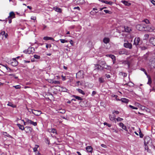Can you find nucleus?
Returning <instances> with one entry per match:
<instances>
[{"label":"nucleus","instance_id":"f257e3e1","mask_svg":"<svg viewBox=\"0 0 155 155\" xmlns=\"http://www.w3.org/2000/svg\"><path fill=\"white\" fill-rule=\"evenodd\" d=\"M137 42H136V47L138 49H140V50H145L146 49V48L144 46H143L142 45H142V41L140 38L139 37L137 38Z\"/></svg>","mask_w":155,"mask_h":155},{"label":"nucleus","instance_id":"f03ea898","mask_svg":"<svg viewBox=\"0 0 155 155\" xmlns=\"http://www.w3.org/2000/svg\"><path fill=\"white\" fill-rule=\"evenodd\" d=\"M149 64L151 68H155V57H153L150 60Z\"/></svg>","mask_w":155,"mask_h":155},{"label":"nucleus","instance_id":"7ed1b4c3","mask_svg":"<svg viewBox=\"0 0 155 155\" xmlns=\"http://www.w3.org/2000/svg\"><path fill=\"white\" fill-rule=\"evenodd\" d=\"M145 25L143 23L136 25V29L140 31H144L145 30Z\"/></svg>","mask_w":155,"mask_h":155},{"label":"nucleus","instance_id":"20e7f679","mask_svg":"<svg viewBox=\"0 0 155 155\" xmlns=\"http://www.w3.org/2000/svg\"><path fill=\"white\" fill-rule=\"evenodd\" d=\"M152 140L151 139L149 136L146 137L144 139V144L145 146L147 144H151Z\"/></svg>","mask_w":155,"mask_h":155},{"label":"nucleus","instance_id":"39448f33","mask_svg":"<svg viewBox=\"0 0 155 155\" xmlns=\"http://www.w3.org/2000/svg\"><path fill=\"white\" fill-rule=\"evenodd\" d=\"M35 51V48L33 47H29L28 49L24 51L23 52L26 54H30L34 52Z\"/></svg>","mask_w":155,"mask_h":155},{"label":"nucleus","instance_id":"423d86ee","mask_svg":"<svg viewBox=\"0 0 155 155\" xmlns=\"http://www.w3.org/2000/svg\"><path fill=\"white\" fill-rule=\"evenodd\" d=\"M84 72L82 70H80L76 74V78H82L84 77Z\"/></svg>","mask_w":155,"mask_h":155},{"label":"nucleus","instance_id":"0eeeda50","mask_svg":"<svg viewBox=\"0 0 155 155\" xmlns=\"http://www.w3.org/2000/svg\"><path fill=\"white\" fill-rule=\"evenodd\" d=\"M118 52L120 54H127L128 53L127 51L125 48H122L119 50Z\"/></svg>","mask_w":155,"mask_h":155},{"label":"nucleus","instance_id":"6e6552de","mask_svg":"<svg viewBox=\"0 0 155 155\" xmlns=\"http://www.w3.org/2000/svg\"><path fill=\"white\" fill-rule=\"evenodd\" d=\"M25 120L27 121V123H28L33 125L34 126H36L37 125V123L36 122H34L31 120L29 119L28 118H25Z\"/></svg>","mask_w":155,"mask_h":155},{"label":"nucleus","instance_id":"1a4fd4ad","mask_svg":"<svg viewBox=\"0 0 155 155\" xmlns=\"http://www.w3.org/2000/svg\"><path fill=\"white\" fill-rule=\"evenodd\" d=\"M99 70L100 71L103 70V66H101V65L98 63V64H95V69L94 70Z\"/></svg>","mask_w":155,"mask_h":155},{"label":"nucleus","instance_id":"9d476101","mask_svg":"<svg viewBox=\"0 0 155 155\" xmlns=\"http://www.w3.org/2000/svg\"><path fill=\"white\" fill-rule=\"evenodd\" d=\"M124 47L126 48H128L130 49H131L132 48V44L128 42V41L126 43H124Z\"/></svg>","mask_w":155,"mask_h":155},{"label":"nucleus","instance_id":"9b49d317","mask_svg":"<svg viewBox=\"0 0 155 155\" xmlns=\"http://www.w3.org/2000/svg\"><path fill=\"white\" fill-rule=\"evenodd\" d=\"M11 65L13 66H17L18 64V62L16 60V59L14 58L13 61L11 63Z\"/></svg>","mask_w":155,"mask_h":155},{"label":"nucleus","instance_id":"f8f14e48","mask_svg":"<svg viewBox=\"0 0 155 155\" xmlns=\"http://www.w3.org/2000/svg\"><path fill=\"white\" fill-rule=\"evenodd\" d=\"M25 131L26 133H31L32 132L33 129L32 128H31L29 126H26L25 127Z\"/></svg>","mask_w":155,"mask_h":155},{"label":"nucleus","instance_id":"ddd939ff","mask_svg":"<svg viewBox=\"0 0 155 155\" xmlns=\"http://www.w3.org/2000/svg\"><path fill=\"white\" fill-rule=\"evenodd\" d=\"M15 14L13 12H11L9 13V15L8 17L7 18H15Z\"/></svg>","mask_w":155,"mask_h":155},{"label":"nucleus","instance_id":"4468645a","mask_svg":"<svg viewBox=\"0 0 155 155\" xmlns=\"http://www.w3.org/2000/svg\"><path fill=\"white\" fill-rule=\"evenodd\" d=\"M153 31V28L150 27L149 26H147L145 25V30L144 31H148L149 32H151Z\"/></svg>","mask_w":155,"mask_h":155},{"label":"nucleus","instance_id":"2eb2a0df","mask_svg":"<svg viewBox=\"0 0 155 155\" xmlns=\"http://www.w3.org/2000/svg\"><path fill=\"white\" fill-rule=\"evenodd\" d=\"M138 107L142 110L145 109V107L144 106H142L139 103L136 102V110L138 109Z\"/></svg>","mask_w":155,"mask_h":155},{"label":"nucleus","instance_id":"dca6fc26","mask_svg":"<svg viewBox=\"0 0 155 155\" xmlns=\"http://www.w3.org/2000/svg\"><path fill=\"white\" fill-rule=\"evenodd\" d=\"M150 42L154 46H155V38L151 37L150 38L149 40Z\"/></svg>","mask_w":155,"mask_h":155},{"label":"nucleus","instance_id":"f3484780","mask_svg":"<svg viewBox=\"0 0 155 155\" xmlns=\"http://www.w3.org/2000/svg\"><path fill=\"white\" fill-rule=\"evenodd\" d=\"M41 113V111L40 110H35V111H34L33 112H32V114L37 116L40 115Z\"/></svg>","mask_w":155,"mask_h":155},{"label":"nucleus","instance_id":"a211bd4d","mask_svg":"<svg viewBox=\"0 0 155 155\" xmlns=\"http://www.w3.org/2000/svg\"><path fill=\"white\" fill-rule=\"evenodd\" d=\"M139 132H139L140 137L141 138H143V137L144 136V135L142 133V132L141 131L140 129L139 128ZM136 135H138V136L139 135L137 133V132H136Z\"/></svg>","mask_w":155,"mask_h":155},{"label":"nucleus","instance_id":"6ab92c4d","mask_svg":"<svg viewBox=\"0 0 155 155\" xmlns=\"http://www.w3.org/2000/svg\"><path fill=\"white\" fill-rule=\"evenodd\" d=\"M72 97H74L76 100H77L78 101H82L83 100V99L81 97L76 95H72Z\"/></svg>","mask_w":155,"mask_h":155},{"label":"nucleus","instance_id":"aec40b11","mask_svg":"<svg viewBox=\"0 0 155 155\" xmlns=\"http://www.w3.org/2000/svg\"><path fill=\"white\" fill-rule=\"evenodd\" d=\"M111 68V67L110 66L108 65L107 64H105L103 66V70H104V69H106L107 70H110Z\"/></svg>","mask_w":155,"mask_h":155},{"label":"nucleus","instance_id":"412c9836","mask_svg":"<svg viewBox=\"0 0 155 155\" xmlns=\"http://www.w3.org/2000/svg\"><path fill=\"white\" fill-rule=\"evenodd\" d=\"M92 149V147L91 146H88L86 147L87 150V152H91Z\"/></svg>","mask_w":155,"mask_h":155},{"label":"nucleus","instance_id":"4be33fe9","mask_svg":"<svg viewBox=\"0 0 155 155\" xmlns=\"http://www.w3.org/2000/svg\"><path fill=\"white\" fill-rule=\"evenodd\" d=\"M120 100L122 102L126 103H127L129 102V100L125 98H121Z\"/></svg>","mask_w":155,"mask_h":155},{"label":"nucleus","instance_id":"5701e85b","mask_svg":"<svg viewBox=\"0 0 155 155\" xmlns=\"http://www.w3.org/2000/svg\"><path fill=\"white\" fill-rule=\"evenodd\" d=\"M131 31V29L130 28V27L127 26L126 27H124V30L123 31H125L127 32H129Z\"/></svg>","mask_w":155,"mask_h":155},{"label":"nucleus","instance_id":"b1692460","mask_svg":"<svg viewBox=\"0 0 155 155\" xmlns=\"http://www.w3.org/2000/svg\"><path fill=\"white\" fill-rule=\"evenodd\" d=\"M103 41L105 44L109 43L110 41V39L108 38H104Z\"/></svg>","mask_w":155,"mask_h":155},{"label":"nucleus","instance_id":"393cba45","mask_svg":"<svg viewBox=\"0 0 155 155\" xmlns=\"http://www.w3.org/2000/svg\"><path fill=\"white\" fill-rule=\"evenodd\" d=\"M17 125L19 127V128L21 130H25V127H24L23 125H21L19 124H17Z\"/></svg>","mask_w":155,"mask_h":155},{"label":"nucleus","instance_id":"a878e982","mask_svg":"<svg viewBox=\"0 0 155 155\" xmlns=\"http://www.w3.org/2000/svg\"><path fill=\"white\" fill-rule=\"evenodd\" d=\"M121 2L126 6H129L131 5L130 3H128L127 1L125 0H122Z\"/></svg>","mask_w":155,"mask_h":155},{"label":"nucleus","instance_id":"bb28decb","mask_svg":"<svg viewBox=\"0 0 155 155\" xmlns=\"http://www.w3.org/2000/svg\"><path fill=\"white\" fill-rule=\"evenodd\" d=\"M7 105L10 106L13 108H16V106L13 104L12 102H8V103L7 104Z\"/></svg>","mask_w":155,"mask_h":155},{"label":"nucleus","instance_id":"cd10ccee","mask_svg":"<svg viewBox=\"0 0 155 155\" xmlns=\"http://www.w3.org/2000/svg\"><path fill=\"white\" fill-rule=\"evenodd\" d=\"M43 39L45 40H54L53 38H52L49 37H44L43 38Z\"/></svg>","mask_w":155,"mask_h":155},{"label":"nucleus","instance_id":"c85d7f7f","mask_svg":"<svg viewBox=\"0 0 155 155\" xmlns=\"http://www.w3.org/2000/svg\"><path fill=\"white\" fill-rule=\"evenodd\" d=\"M77 91H78V92L82 94L83 95H85V93L82 90L79 88H78L76 89Z\"/></svg>","mask_w":155,"mask_h":155},{"label":"nucleus","instance_id":"c756f323","mask_svg":"<svg viewBox=\"0 0 155 155\" xmlns=\"http://www.w3.org/2000/svg\"><path fill=\"white\" fill-rule=\"evenodd\" d=\"M109 57L112 59L113 64H114L115 61V57L113 55H110Z\"/></svg>","mask_w":155,"mask_h":155},{"label":"nucleus","instance_id":"7c9ffc66","mask_svg":"<svg viewBox=\"0 0 155 155\" xmlns=\"http://www.w3.org/2000/svg\"><path fill=\"white\" fill-rule=\"evenodd\" d=\"M98 63L101 66H103L105 64H106V62L104 61H99L98 62Z\"/></svg>","mask_w":155,"mask_h":155},{"label":"nucleus","instance_id":"2f4dec72","mask_svg":"<svg viewBox=\"0 0 155 155\" xmlns=\"http://www.w3.org/2000/svg\"><path fill=\"white\" fill-rule=\"evenodd\" d=\"M48 131L50 132H52L53 133H56V130L54 128H51L48 129Z\"/></svg>","mask_w":155,"mask_h":155},{"label":"nucleus","instance_id":"473e14b6","mask_svg":"<svg viewBox=\"0 0 155 155\" xmlns=\"http://www.w3.org/2000/svg\"><path fill=\"white\" fill-rule=\"evenodd\" d=\"M103 3H106L110 5H112L113 4V2L111 1L108 2L107 1H103Z\"/></svg>","mask_w":155,"mask_h":155},{"label":"nucleus","instance_id":"72a5a7b5","mask_svg":"<svg viewBox=\"0 0 155 155\" xmlns=\"http://www.w3.org/2000/svg\"><path fill=\"white\" fill-rule=\"evenodd\" d=\"M3 135H4L5 136L10 137L12 138H13L12 137L11 135H9L6 132H3Z\"/></svg>","mask_w":155,"mask_h":155},{"label":"nucleus","instance_id":"f704fd0d","mask_svg":"<svg viewBox=\"0 0 155 155\" xmlns=\"http://www.w3.org/2000/svg\"><path fill=\"white\" fill-rule=\"evenodd\" d=\"M99 81L100 83H103L104 82L105 80L103 78L101 77L99 78Z\"/></svg>","mask_w":155,"mask_h":155},{"label":"nucleus","instance_id":"c9c22d12","mask_svg":"<svg viewBox=\"0 0 155 155\" xmlns=\"http://www.w3.org/2000/svg\"><path fill=\"white\" fill-rule=\"evenodd\" d=\"M61 91L64 92H67L68 91V89L65 87H61Z\"/></svg>","mask_w":155,"mask_h":155},{"label":"nucleus","instance_id":"e433bc0d","mask_svg":"<svg viewBox=\"0 0 155 155\" xmlns=\"http://www.w3.org/2000/svg\"><path fill=\"white\" fill-rule=\"evenodd\" d=\"M8 75L9 76H12V77L14 78L15 79H18V77L16 76L15 74H8Z\"/></svg>","mask_w":155,"mask_h":155},{"label":"nucleus","instance_id":"4c0bfd02","mask_svg":"<svg viewBox=\"0 0 155 155\" xmlns=\"http://www.w3.org/2000/svg\"><path fill=\"white\" fill-rule=\"evenodd\" d=\"M59 40L60 41L61 43H64L66 42H68V40H66L64 39H60Z\"/></svg>","mask_w":155,"mask_h":155},{"label":"nucleus","instance_id":"58836bf2","mask_svg":"<svg viewBox=\"0 0 155 155\" xmlns=\"http://www.w3.org/2000/svg\"><path fill=\"white\" fill-rule=\"evenodd\" d=\"M39 147V146L37 145H35V147L33 148V151L34 152H36L37 150V148Z\"/></svg>","mask_w":155,"mask_h":155},{"label":"nucleus","instance_id":"ea45409f","mask_svg":"<svg viewBox=\"0 0 155 155\" xmlns=\"http://www.w3.org/2000/svg\"><path fill=\"white\" fill-rule=\"evenodd\" d=\"M104 11L106 13H108L110 14H111L112 13V12L108 10H104Z\"/></svg>","mask_w":155,"mask_h":155},{"label":"nucleus","instance_id":"a19ab883","mask_svg":"<svg viewBox=\"0 0 155 155\" xmlns=\"http://www.w3.org/2000/svg\"><path fill=\"white\" fill-rule=\"evenodd\" d=\"M52 83L55 84H60V82L58 81H52Z\"/></svg>","mask_w":155,"mask_h":155},{"label":"nucleus","instance_id":"79ce46f5","mask_svg":"<svg viewBox=\"0 0 155 155\" xmlns=\"http://www.w3.org/2000/svg\"><path fill=\"white\" fill-rule=\"evenodd\" d=\"M149 37V35L148 34H145L144 35V39L147 40Z\"/></svg>","mask_w":155,"mask_h":155},{"label":"nucleus","instance_id":"37998d69","mask_svg":"<svg viewBox=\"0 0 155 155\" xmlns=\"http://www.w3.org/2000/svg\"><path fill=\"white\" fill-rule=\"evenodd\" d=\"M34 57L36 59H39L40 58V56L38 55H36V54L34 55Z\"/></svg>","mask_w":155,"mask_h":155},{"label":"nucleus","instance_id":"c03bdc74","mask_svg":"<svg viewBox=\"0 0 155 155\" xmlns=\"http://www.w3.org/2000/svg\"><path fill=\"white\" fill-rule=\"evenodd\" d=\"M55 11H56V12H61V9L59 8H57V7L56 8V9H55Z\"/></svg>","mask_w":155,"mask_h":155},{"label":"nucleus","instance_id":"a18cd8bd","mask_svg":"<svg viewBox=\"0 0 155 155\" xmlns=\"http://www.w3.org/2000/svg\"><path fill=\"white\" fill-rule=\"evenodd\" d=\"M148 78V82L147 84L150 85L151 84V82H152L151 80V79L150 77H149Z\"/></svg>","mask_w":155,"mask_h":155},{"label":"nucleus","instance_id":"49530a36","mask_svg":"<svg viewBox=\"0 0 155 155\" xmlns=\"http://www.w3.org/2000/svg\"><path fill=\"white\" fill-rule=\"evenodd\" d=\"M104 125L107 126L108 127H110L111 126V124H108L107 123L105 122L104 123Z\"/></svg>","mask_w":155,"mask_h":155},{"label":"nucleus","instance_id":"de8ad7c7","mask_svg":"<svg viewBox=\"0 0 155 155\" xmlns=\"http://www.w3.org/2000/svg\"><path fill=\"white\" fill-rule=\"evenodd\" d=\"M13 87H15V88L16 89H19V88H21V86L19 85L14 86H13Z\"/></svg>","mask_w":155,"mask_h":155},{"label":"nucleus","instance_id":"09e8293b","mask_svg":"<svg viewBox=\"0 0 155 155\" xmlns=\"http://www.w3.org/2000/svg\"><path fill=\"white\" fill-rule=\"evenodd\" d=\"M143 21L146 24H148L150 23L149 21L147 19H145Z\"/></svg>","mask_w":155,"mask_h":155},{"label":"nucleus","instance_id":"8fccbe9b","mask_svg":"<svg viewBox=\"0 0 155 155\" xmlns=\"http://www.w3.org/2000/svg\"><path fill=\"white\" fill-rule=\"evenodd\" d=\"M118 121H120L123 120V119L120 117H118L117 119H116Z\"/></svg>","mask_w":155,"mask_h":155},{"label":"nucleus","instance_id":"3c124183","mask_svg":"<svg viewBox=\"0 0 155 155\" xmlns=\"http://www.w3.org/2000/svg\"><path fill=\"white\" fill-rule=\"evenodd\" d=\"M119 126L120 127H121L122 128V127H124V124L123 123H119Z\"/></svg>","mask_w":155,"mask_h":155},{"label":"nucleus","instance_id":"603ef678","mask_svg":"<svg viewBox=\"0 0 155 155\" xmlns=\"http://www.w3.org/2000/svg\"><path fill=\"white\" fill-rule=\"evenodd\" d=\"M129 107L130 108H131V109H136V107H135L134 106H133L131 105H129Z\"/></svg>","mask_w":155,"mask_h":155},{"label":"nucleus","instance_id":"864d4df0","mask_svg":"<svg viewBox=\"0 0 155 155\" xmlns=\"http://www.w3.org/2000/svg\"><path fill=\"white\" fill-rule=\"evenodd\" d=\"M51 44H46V47L47 48H48V47H49V48H51Z\"/></svg>","mask_w":155,"mask_h":155},{"label":"nucleus","instance_id":"5fc2aeb1","mask_svg":"<svg viewBox=\"0 0 155 155\" xmlns=\"http://www.w3.org/2000/svg\"><path fill=\"white\" fill-rule=\"evenodd\" d=\"M122 75L124 77H126L127 76V74L125 73H121Z\"/></svg>","mask_w":155,"mask_h":155},{"label":"nucleus","instance_id":"6e6d98bb","mask_svg":"<svg viewBox=\"0 0 155 155\" xmlns=\"http://www.w3.org/2000/svg\"><path fill=\"white\" fill-rule=\"evenodd\" d=\"M7 19H8V22L9 24L11 23L12 22V18H7L6 19V20H7Z\"/></svg>","mask_w":155,"mask_h":155},{"label":"nucleus","instance_id":"4d7b16f0","mask_svg":"<svg viewBox=\"0 0 155 155\" xmlns=\"http://www.w3.org/2000/svg\"><path fill=\"white\" fill-rule=\"evenodd\" d=\"M105 76L106 77H107V78H110V77H111V76L110 75V74H105Z\"/></svg>","mask_w":155,"mask_h":155},{"label":"nucleus","instance_id":"13d9d810","mask_svg":"<svg viewBox=\"0 0 155 155\" xmlns=\"http://www.w3.org/2000/svg\"><path fill=\"white\" fill-rule=\"evenodd\" d=\"M31 19L32 20H35L36 19V17L35 16H32L31 17Z\"/></svg>","mask_w":155,"mask_h":155},{"label":"nucleus","instance_id":"bf43d9fd","mask_svg":"<svg viewBox=\"0 0 155 155\" xmlns=\"http://www.w3.org/2000/svg\"><path fill=\"white\" fill-rule=\"evenodd\" d=\"M61 77H62V80L63 81H65L66 78V77L65 76H63V75L61 76Z\"/></svg>","mask_w":155,"mask_h":155},{"label":"nucleus","instance_id":"052dcab7","mask_svg":"<svg viewBox=\"0 0 155 155\" xmlns=\"http://www.w3.org/2000/svg\"><path fill=\"white\" fill-rule=\"evenodd\" d=\"M96 93V92L95 91H93L92 92V94L91 95L92 96H94V95H95Z\"/></svg>","mask_w":155,"mask_h":155},{"label":"nucleus","instance_id":"680f3d73","mask_svg":"<svg viewBox=\"0 0 155 155\" xmlns=\"http://www.w3.org/2000/svg\"><path fill=\"white\" fill-rule=\"evenodd\" d=\"M110 120H114V119H115L114 117H112V116H110Z\"/></svg>","mask_w":155,"mask_h":155},{"label":"nucleus","instance_id":"e2e57ef3","mask_svg":"<svg viewBox=\"0 0 155 155\" xmlns=\"http://www.w3.org/2000/svg\"><path fill=\"white\" fill-rule=\"evenodd\" d=\"M101 146L104 148H106V145L103 144H101Z\"/></svg>","mask_w":155,"mask_h":155},{"label":"nucleus","instance_id":"0e129e2a","mask_svg":"<svg viewBox=\"0 0 155 155\" xmlns=\"http://www.w3.org/2000/svg\"><path fill=\"white\" fill-rule=\"evenodd\" d=\"M74 9H78V10H80V8H79V7L78 6V7H75L74 8Z\"/></svg>","mask_w":155,"mask_h":155},{"label":"nucleus","instance_id":"69168bd1","mask_svg":"<svg viewBox=\"0 0 155 155\" xmlns=\"http://www.w3.org/2000/svg\"><path fill=\"white\" fill-rule=\"evenodd\" d=\"M5 32L4 31H2L1 33L0 34L2 35L5 34Z\"/></svg>","mask_w":155,"mask_h":155},{"label":"nucleus","instance_id":"338daca9","mask_svg":"<svg viewBox=\"0 0 155 155\" xmlns=\"http://www.w3.org/2000/svg\"><path fill=\"white\" fill-rule=\"evenodd\" d=\"M114 113H115L116 114H118L119 113V112L118 111H114V112H113V114H114Z\"/></svg>","mask_w":155,"mask_h":155},{"label":"nucleus","instance_id":"774afa93","mask_svg":"<svg viewBox=\"0 0 155 155\" xmlns=\"http://www.w3.org/2000/svg\"><path fill=\"white\" fill-rule=\"evenodd\" d=\"M151 2L153 5H155V1L152 0L151 1Z\"/></svg>","mask_w":155,"mask_h":155}]
</instances>
